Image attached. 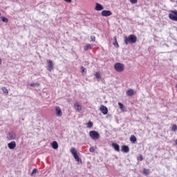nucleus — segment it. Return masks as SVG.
<instances>
[{
    "label": "nucleus",
    "instance_id": "obj_1",
    "mask_svg": "<svg viewBox=\"0 0 177 177\" xmlns=\"http://www.w3.org/2000/svg\"><path fill=\"white\" fill-rule=\"evenodd\" d=\"M138 37L135 35H130L129 37L125 36L124 43L125 45H129V44H136Z\"/></svg>",
    "mask_w": 177,
    "mask_h": 177
},
{
    "label": "nucleus",
    "instance_id": "obj_2",
    "mask_svg": "<svg viewBox=\"0 0 177 177\" xmlns=\"http://www.w3.org/2000/svg\"><path fill=\"white\" fill-rule=\"evenodd\" d=\"M71 153L73 156V158H75V161H77V162H82V160L81 158H80V156H78V153H77V149L75 148H71Z\"/></svg>",
    "mask_w": 177,
    "mask_h": 177
},
{
    "label": "nucleus",
    "instance_id": "obj_3",
    "mask_svg": "<svg viewBox=\"0 0 177 177\" xmlns=\"http://www.w3.org/2000/svg\"><path fill=\"white\" fill-rule=\"evenodd\" d=\"M89 136L93 140H97L100 138V134L96 131H91L89 132Z\"/></svg>",
    "mask_w": 177,
    "mask_h": 177
},
{
    "label": "nucleus",
    "instance_id": "obj_4",
    "mask_svg": "<svg viewBox=\"0 0 177 177\" xmlns=\"http://www.w3.org/2000/svg\"><path fill=\"white\" fill-rule=\"evenodd\" d=\"M114 68L118 71V73H122L124 70V66L121 63H116L114 65Z\"/></svg>",
    "mask_w": 177,
    "mask_h": 177
},
{
    "label": "nucleus",
    "instance_id": "obj_5",
    "mask_svg": "<svg viewBox=\"0 0 177 177\" xmlns=\"http://www.w3.org/2000/svg\"><path fill=\"white\" fill-rule=\"evenodd\" d=\"M169 19L173 20L174 21H177V11L171 10V13L169 14Z\"/></svg>",
    "mask_w": 177,
    "mask_h": 177
},
{
    "label": "nucleus",
    "instance_id": "obj_6",
    "mask_svg": "<svg viewBox=\"0 0 177 177\" xmlns=\"http://www.w3.org/2000/svg\"><path fill=\"white\" fill-rule=\"evenodd\" d=\"M101 15L104 17H109V16H111V15H113V12L110 10H104L101 12Z\"/></svg>",
    "mask_w": 177,
    "mask_h": 177
},
{
    "label": "nucleus",
    "instance_id": "obj_7",
    "mask_svg": "<svg viewBox=\"0 0 177 177\" xmlns=\"http://www.w3.org/2000/svg\"><path fill=\"white\" fill-rule=\"evenodd\" d=\"M47 70L48 71H52L53 70V62L50 59L47 60Z\"/></svg>",
    "mask_w": 177,
    "mask_h": 177
},
{
    "label": "nucleus",
    "instance_id": "obj_8",
    "mask_svg": "<svg viewBox=\"0 0 177 177\" xmlns=\"http://www.w3.org/2000/svg\"><path fill=\"white\" fill-rule=\"evenodd\" d=\"M6 138L8 140H15L16 139V135L13 132H10L7 134Z\"/></svg>",
    "mask_w": 177,
    "mask_h": 177
},
{
    "label": "nucleus",
    "instance_id": "obj_9",
    "mask_svg": "<svg viewBox=\"0 0 177 177\" xmlns=\"http://www.w3.org/2000/svg\"><path fill=\"white\" fill-rule=\"evenodd\" d=\"M55 113L57 117H62V115H63V113L62 112V109H60V106L55 107Z\"/></svg>",
    "mask_w": 177,
    "mask_h": 177
},
{
    "label": "nucleus",
    "instance_id": "obj_10",
    "mask_svg": "<svg viewBox=\"0 0 177 177\" xmlns=\"http://www.w3.org/2000/svg\"><path fill=\"white\" fill-rule=\"evenodd\" d=\"M100 110H101L102 114L104 115L109 113V109L104 105H102L100 108Z\"/></svg>",
    "mask_w": 177,
    "mask_h": 177
},
{
    "label": "nucleus",
    "instance_id": "obj_11",
    "mask_svg": "<svg viewBox=\"0 0 177 177\" xmlns=\"http://www.w3.org/2000/svg\"><path fill=\"white\" fill-rule=\"evenodd\" d=\"M127 96H129L130 97H132L133 95H135V91L132 88H129L126 91Z\"/></svg>",
    "mask_w": 177,
    "mask_h": 177
},
{
    "label": "nucleus",
    "instance_id": "obj_12",
    "mask_svg": "<svg viewBox=\"0 0 177 177\" xmlns=\"http://www.w3.org/2000/svg\"><path fill=\"white\" fill-rule=\"evenodd\" d=\"M104 9V7L99 3H96L95 10L97 11L103 10Z\"/></svg>",
    "mask_w": 177,
    "mask_h": 177
},
{
    "label": "nucleus",
    "instance_id": "obj_13",
    "mask_svg": "<svg viewBox=\"0 0 177 177\" xmlns=\"http://www.w3.org/2000/svg\"><path fill=\"white\" fill-rule=\"evenodd\" d=\"M8 149L10 150H13L15 147H16V142L12 141L11 142L8 144Z\"/></svg>",
    "mask_w": 177,
    "mask_h": 177
},
{
    "label": "nucleus",
    "instance_id": "obj_14",
    "mask_svg": "<svg viewBox=\"0 0 177 177\" xmlns=\"http://www.w3.org/2000/svg\"><path fill=\"white\" fill-rule=\"evenodd\" d=\"M74 107L77 111H81V110H82V107H81V105H80V102H78L75 103Z\"/></svg>",
    "mask_w": 177,
    "mask_h": 177
},
{
    "label": "nucleus",
    "instance_id": "obj_15",
    "mask_svg": "<svg viewBox=\"0 0 177 177\" xmlns=\"http://www.w3.org/2000/svg\"><path fill=\"white\" fill-rule=\"evenodd\" d=\"M122 151H123V153H129V147L127 145L122 146Z\"/></svg>",
    "mask_w": 177,
    "mask_h": 177
},
{
    "label": "nucleus",
    "instance_id": "obj_16",
    "mask_svg": "<svg viewBox=\"0 0 177 177\" xmlns=\"http://www.w3.org/2000/svg\"><path fill=\"white\" fill-rule=\"evenodd\" d=\"M112 147L114 148L115 151H120V145L117 143H113L112 144Z\"/></svg>",
    "mask_w": 177,
    "mask_h": 177
},
{
    "label": "nucleus",
    "instance_id": "obj_17",
    "mask_svg": "<svg viewBox=\"0 0 177 177\" xmlns=\"http://www.w3.org/2000/svg\"><path fill=\"white\" fill-rule=\"evenodd\" d=\"M52 147L54 150L57 149L59 148V144H57V142L53 141L52 143Z\"/></svg>",
    "mask_w": 177,
    "mask_h": 177
},
{
    "label": "nucleus",
    "instance_id": "obj_18",
    "mask_svg": "<svg viewBox=\"0 0 177 177\" xmlns=\"http://www.w3.org/2000/svg\"><path fill=\"white\" fill-rule=\"evenodd\" d=\"M113 39H114L113 45L115 48H120V45H118V41H117V37H114Z\"/></svg>",
    "mask_w": 177,
    "mask_h": 177
},
{
    "label": "nucleus",
    "instance_id": "obj_19",
    "mask_svg": "<svg viewBox=\"0 0 177 177\" xmlns=\"http://www.w3.org/2000/svg\"><path fill=\"white\" fill-rule=\"evenodd\" d=\"M142 174L146 176L150 175V169L146 168L143 169Z\"/></svg>",
    "mask_w": 177,
    "mask_h": 177
},
{
    "label": "nucleus",
    "instance_id": "obj_20",
    "mask_svg": "<svg viewBox=\"0 0 177 177\" xmlns=\"http://www.w3.org/2000/svg\"><path fill=\"white\" fill-rule=\"evenodd\" d=\"M130 141L132 142L133 143H135L137 141L136 136H135L134 135L131 136Z\"/></svg>",
    "mask_w": 177,
    "mask_h": 177
},
{
    "label": "nucleus",
    "instance_id": "obj_21",
    "mask_svg": "<svg viewBox=\"0 0 177 177\" xmlns=\"http://www.w3.org/2000/svg\"><path fill=\"white\" fill-rule=\"evenodd\" d=\"M35 174H38V169L35 168L30 174V176H35Z\"/></svg>",
    "mask_w": 177,
    "mask_h": 177
},
{
    "label": "nucleus",
    "instance_id": "obj_22",
    "mask_svg": "<svg viewBox=\"0 0 177 177\" xmlns=\"http://www.w3.org/2000/svg\"><path fill=\"white\" fill-rule=\"evenodd\" d=\"M89 49H92V46H91V44H87L84 47V50H89Z\"/></svg>",
    "mask_w": 177,
    "mask_h": 177
},
{
    "label": "nucleus",
    "instance_id": "obj_23",
    "mask_svg": "<svg viewBox=\"0 0 177 177\" xmlns=\"http://www.w3.org/2000/svg\"><path fill=\"white\" fill-rule=\"evenodd\" d=\"M95 75V78H97V80H100V78H102V76H100V73H99V72H96Z\"/></svg>",
    "mask_w": 177,
    "mask_h": 177
},
{
    "label": "nucleus",
    "instance_id": "obj_24",
    "mask_svg": "<svg viewBox=\"0 0 177 177\" xmlns=\"http://www.w3.org/2000/svg\"><path fill=\"white\" fill-rule=\"evenodd\" d=\"M1 19L3 23H8V21H9V20L6 17H1Z\"/></svg>",
    "mask_w": 177,
    "mask_h": 177
},
{
    "label": "nucleus",
    "instance_id": "obj_25",
    "mask_svg": "<svg viewBox=\"0 0 177 177\" xmlns=\"http://www.w3.org/2000/svg\"><path fill=\"white\" fill-rule=\"evenodd\" d=\"M93 127V123L91 121H89L88 123H87V128H92Z\"/></svg>",
    "mask_w": 177,
    "mask_h": 177
},
{
    "label": "nucleus",
    "instance_id": "obj_26",
    "mask_svg": "<svg viewBox=\"0 0 177 177\" xmlns=\"http://www.w3.org/2000/svg\"><path fill=\"white\" fill-rule=\"evenodd\" d=\"M176 130H177V126H176V124H174V125L172 126V127H171V131H172L173 132H176Z\"/></svg>",
    "mask_w": 177,
    "mask_h": 177
},
{
    "label": "nucleus",
    "instance_id": "obj_27",
    "mask_svg": "<svg viewBox=\"0 0 177 177\" xmlns=\"http://www.w3.org/2000/svg\"><path fill=\"white\" fill-rule=\"evenodd\" d=\"M118 105H119L120 110H124L125 106H124V104H122V103L118 102Z\"/></svg>",
    "mask_w": 177,
    "mask_h": 177
},
{
    "label": "nucleus",
    "instance_id": "obj_28",
    "mask_svg": "<svg viewBox=\"0 0 177 177\" xmlns=\"http://www.w3.org/2000/svg\"><path fill=\"white\" fill-rule=\"evenodd\" d=\"M1 89L3 93H7V94L9 93V91H8V88H6V87H2Z\"/></svg>",
    "mask_w": 177,
    "mask_h": 177
},
{
    "label": "nucleus",
    "instance_id": "obj_29",
    "mask_svg": "<svg viewBox=\"0 0 177 177\" xmlns=\"http://www.w3.org/2000/svg\"><path fill=\"white\" fill-rule=\"evenodd\" d=\"M91 41L95 42L96 41V37L93 35L91 36Z\"/></svg>",
    "mask_w": 177,
    "mask_h": 177
},
{
    "label": "nucleus",
    "instance_id": "obj_30",
    "mask_svg": "<svg viewBox=\"0 0 177 177\" xmlns=\"http://www.w3.org/2000/svg\"><path fill=\"white\" fill-rule=\"evenodd\" d=\"M89 151H90V153H94L95 152V147H90Z\"/></svg>",
    "mask_w": 177,
    "mask_h": 177
},
{
    "label": "nucleus",
    "instance_id": "obj_31",
    "mask_svg": "<svg viewBox=\"0 0 177 177\" xmlns=\"http://www.w3.org/2000/svg\"><path fill=\"white\" fill-rule=\"evenodd\" d=\"M137 158L138 161H143V156H138Z\"/></svg>",
    "mask_w": 177,
    "mask_h": 177
},
{
    "label": "nucleus",
    "instance_id": "obj_32",
    "mask_svg": "<svg viewBox=\"0 0 177 177\" xmlns=\"http://www.w3.org/2000/svg\"><path fill=\"white\" fill-rule=\"evenodd\" d=\"M131 3H138V0H129Z\"/></svg>",
    "mask_w": 177,
    "mask_h": 177
},
{
    "label": "nucleus",
    "instance_id": "obj_33",
    "mask_svg": "<svg viewBox=\"0 0 177 177\" xmlns=\"http://www.w3.org/2000/svg\"><path fill=\"white\" fill-rule=\"evenodd\" d=\"M81 70H82V73H85V70H86V68H85V67L84 66H82Z\"/></svg>",
    "mask_w": 177,
    "mask_h": 177
},
{
    "label": "nucleus",
    "instance_id": "obj_34",
    "mask_svg": "<svg viewBox=\"0 0 177 177\" xmlns=\"http://www.w3.org/2000/svg\"><path fill=\"white\" fill-rule=\"evenodd\" d=\"M29 85H30V86H35V85H37V84H35V83H30Z\"/></svg>",
    "mask_w": 177,
    "mask_h": 177
},
{
    "label": "nucleus",
    "instance_id": "obj_35",
    "mask_svg": "<svg viewBox=\"0 0 177 177\" xmlns=\"http://www.w3.org/2000/svg\"><path fill=\"white\" fill-rule=\"evenodd\" d=\"M72 0H65L66 2H68L69 3H71Z\"/></svg>",
    "mask_w": 177,
    "mask_h": 177
},
{
    "label": "nucleus",
    "instance_id": "obj_36",
    "mask_svg": "<svg viewBox=\"0 0 177 177\" xmlns=\"http://www.w3.org/2000/svg\"><path fill=\"white\" fill-rule=\"evenodd\" d=\"M1 64H2V59H1V58H0V66H1Z\"/></svg>",
    "mask_w": 177,
    "mask_h": 177
},
{
    "label": "nucleus",
    "instance_id": "obj_37",
    "mask_svg": "<svg viewBox=\"0 0 177 177\" xmlns=\"http://www.w3.org/2000/svg\"><path fill=\"white\" fill-rule=\"evenodd\" d=\"M0 16H1V13H0Z\"/></svg>",
    "mask_w": 177,
    "mask_h": 177
}]
</instances>
